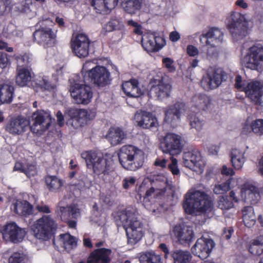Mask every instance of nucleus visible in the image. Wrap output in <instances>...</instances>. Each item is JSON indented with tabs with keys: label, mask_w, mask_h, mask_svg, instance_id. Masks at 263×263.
<instances>
[{
	"label": "nucleus",
	"mask_w": 263,
	"mask_h": 263,
	"mask_svg": "<svg viewBox=\"0 0 263 263\" xmlns=\"http://www.w3.org/2000/svg\"><path fill=\"white\" fill-rule=\"evenodd\" d=\"M81 157L85 160L87 167L92 168L97 175H107L111 170L112 159L109 155L86 151L81 154Z\"/></svg>",
	"instance_id": "5"
},
{
	"label": "nucleus",
	"mask_w": 263,
	"mask_h": 263,
	"mask_svg": "<svg viewBox=\"0 0 263 263\" xmlns=\"http://www.w3.org/2000/svg\"><path fill=\"white\" fill-rule=\"evenodd\" d=\"M230 196L235 202L242 200L255 204L260 199L261 191L251 182H247L238 189V192L231 191Z\"/></svg>",
	"instance_id": "10"
},
{
	"label": "nucleus",
	"mask_w": 263,
	"mask_h": 263,
	"mask_svg": "<svg viewBox=\"0 0 263 263\" xmlns=\"http://www.w3.org/2000/svg\"><path fill=\"white\" fill-rule=\"evenodd\" d=\"M163 153L174 155L179 154L182 148L181 137L172 133H167L160 142Z\"/></svg>",
	"instance_id": "16"
},
{
	"label": "nucleus",
	"mask_w": 263,
	"mask_h": 263,
	"mask_svg": "<svg viewBox=\"0 0 263 263\" xmlns=\"http://www.w3.org/2000/svg\"><path fill=\"white\" fill-rule=\"evenodd\" d=\"M143 49L148 52H157L165 45L164 39L160 36H155L152 33L144 34L141 40Z\"/></svg>",
	"instance_id": "24"
},
{
	"label": "nucleus",
	"mask_w": 263,
	"mask_h": 263,
	"mask_svg": "<svg viewBox=\"0 0 263 263\" xmlns=\"http://www.w3.org/2000/svg\"><path fill=\"white\" fill-rule=\"evenodd\" d=\"M14 212L19 215L27 216L33 213V206L26 200H17L13 204Z\"/></svg>",
	"instance_id": "38"
},
{
	"label": "nucleus",
	"mask_w": 263,
	"mask_h": 263,
	"mask_svg": "<svg viewBox=\"0 0 263 263\" xmlns=\"http://www.w3.org/2000/svg\"><path fill=\"white\" fill-rule=\"evenodd\" d=\"M27 258L26 256L19 253H14L9 258V263H26Z\"/></svg>",
	"instance_id": "56"
},
{
	"label": "nucleus",
	"mask_w": 263,
	"mask_h": 263,
	"mask_svg": "<svg viewBox=\"0 0 263 263\" xmlns=\"http://www.w3.org/2000/svg\"><path fill=\"white\" fill-rule=\"evenodd\" d=\"M32 124L31 130L35 134L41 135L47 130L50 125L51 117L47 111L37 110L32 115Z\"/></svg>",
	"instance_id": "19"
},
{
	"label": "nucleus",
	"mask_w": 263,
	"mask_h": 263,
	"mask_svg": "<svg viewBox=\"0 0 263 263\" xmlns=\"http://www.w3.org/2000/svg\"><path fill=\"white\" fill-rule=\"evenodd\" d=\"M89 44L90 41L84 33L74 34L71 39L72 50L80 58H84L88 55Z\"/></svg>",
	"instance_id": "17"
},
{
	"label": "nucleus",
	"mask_w": 263,
	"mask_h": 263,
	"mask_svg": "<svg viewBox=\"0 0 263 263\" xmlns=\"http://www.w3.org/2000/svg\"><path fill=\"white\" fill-rule=\"evenodd\" d=\"M16 83L20 86H26L31 80V72L26 68H17Z\"/></svg>",
	"instance_id": "40"
},
{
	"label": "nucleus",
	"mask_w": 263,
	"mask_h": 263,
	"mask_svg": "<svg viewBox=\"0 0 263 263\" xmlns=\"http://www.w3.org/2000/svg\"><path fill=\"white\" fill-rule=\"evenodd\" d=\"M167 179L164 176H158L156 179V183L158 186L155 189L152 187L146 191L143 196V205L148 211L154 215L161 212L162 206L159 205L154 201V199L157 198L160 195L163 194L166 190V182Z\"/></svg>",
	"instance_id": "6"
},
{
	"label": "nucleus",
	"mask_w": 263,
	"mask_h": 263,
	"mask_svg": "<svg viewBox=\"0 0 263 263\" xmlns=\"http://www.w3.org/2000/svg\"><path fill=\"white\" fill-rule=\"evenodd\" d=\"M139 260L140 263H162L160 255L151 252L142 254Z\"/></svg>",
	"instance_id": "46"
},
{
	"label": "nucleus",
	"mask_w": 263,
	"mask_h": 263,
	"mask_svg": "<svg viewBox=\"0 0 263 263\" xmlns=\"http://www.w3.org/2000/svg\"><path fill=\"white\" fill-rule=\"evenodd\" d=\"M243 64L253 70H260L263 67V47L255 45L250 47L242 60Z\"/></svg>",
	"instance_id": "14"
},
{
	"label": "nucleus",
	"mask_w": 263,
	"mask_h": 263,
	"mask_svg": "<svg viewBox=\"0 0 263 263\" xmlns=\"http://www.w3.org/2000/svg\"><path fill=\"white\" fill-rule=\"evenodd\" d=\"M79 180L80 182L77 185L81 192H84L86 189H89L92 185V182L85 174L79 176Z\"/></svg>",
	"instance_id": "51"
},
{
	"label": "nucleus",
	"mask_w": 263,
	"mask_h": 263,
	"mask_svg": "<svg viewBox=\"0 0 263 263\" xmlns=\"http://www.w3.org/2000/svg\"><path fill=\"white\" fill-rule=\"evenodd\" d=\"M111 250L101 248L92 252L88 258V263H110Z\"/></svg>",
	"instance_id": "30"
},
{
	"label": "nucleus",
	"mask_w": 263,
	"mask_h": 263,
	"mask_svg": "<svg viewBox=\"0 0 263 263\" xmlns=\"http://www.w3.org/2000/svg\"><path fill=\"white\" fill-rule=\"evenodd\" d=\"M60 211L61 213V217L64 219H67L70 216L75 218L80 215L79 210L75 205L61 207Z\"/></svg>",
	"instance_id": "47"
},
{
	"label": "nucleus",
	"mask_w": 263,
	"mask_h": 263,
	"mask_svg": "<svg viewBox=\"0 0 263 263\" xmlns=\"http://www.w3.org/2000/svg\"><path fill=\"white\" fill-rule=\"evenodd\" d=\"M215 247V242L209 237L202 236L198 238L192 248L195 255L203 259L209 256Z\"/></svg>",
	"instance_id": "23"
},
{
	"label": "nucleus",
	"mask_w": 263,
	"mask_h": 263,
	"mask_svg": "<svg viewBox=\"0 0 263 263\" xmlns=\"http://www.w3.org/2000/svg\"><path fill=\"white\" fill-rule=\"evenodd\" d=\"M15 59L17 60V68H23V66L28 65L32 60L31 55L28 53L20 56H16Z\"/></svg>",
	"instance_id": "53"
},
{
	"label": "nucleus",
	"mask_w": 263,
	"mask_h": 263,
	"mask_svg": "<svg viewBox=\"0 0 263 263\" xmlns=\"http://www.w3.org/2000/svg\"><path fill=\"white\" fill-rule=\"evenodd\" d=\"M194 105L199 109L206 110L211 107V99L205 95H198L193 98Z\"/></svg>",
	"instance_id": "41"
},
{
	"label": "nucleus",
	"mask_w": 263,
	"mask_h": 263,
	"mask_svg": "<svg viewBox=\"0 0 263 263\" xmlns=\"http://www.w3.org/2000/svg\"><path fill=\"white\" fill-rule=\"evenodd\" d=\"M82 74L88 77L94 84L104 87L109 84L112 80L111 74L118 76L117 67L111 63L105 66L96 65L94 60L87 61L83 65Z\"/></svg>",
	"instance_id": "1"
},
{
	"label": "nucleus",
	"mask_w": 263,
	"mask_h": 263,
	"mask_svg": "<svg viewBox=\"0 0 263 263\" xmlns=\"http://www.w3.org/2000/svg\"><path fill=\"white\" fill-rule=\"evenodd\" d=\"M188 119L192 128H195L197 131H200L204 125V120L197 116L196 114H191L188 116Z\"/></svg>",
	"instance_id": "48"
},
{
	"label": "nucleus",
	"mask_w": 263,
	"mask_h": 263,
	"mask_svg": "<svg viewBox=\"0 0 263 263\" xmlns=\"http://www.w3.org/2000/svg\"><path fill=\"white\" fill-rule=\"evenodd\" d=\"M251 243V249L255 251L257 245L263 247V235H260L253 239Z\"/></svg>",
	"instance_id": "64"
},
{
	"label": "nucleus",
	"mask_w": 263,
	"mask_h": 263,
	"mask_svg": "<svg viewBox=\"0 0 263 263\" xmlns=\"http://www.w3.org/2000/svg\"><path fill=\"white\" fill-rule=\"evenodd\" d=\"M118 156L120 164L127 170H138L144 163L143 151L132 145L122 146L119 150Z\"/></svg>",
	"instance_id": "4"
},
{
	"label": "nucleus",
	"mask_w": 263,
	"mask_h": 263,
	"mask_svg": "<svg viewBox=\"0 0 263 263\" xmlns=\"http://www.w3.org/2000/svg\"><path fill=\"white\" fill-rule=\"evenodd\" d=\"M126 24L128 26L134 28L133 31L135 33L138 35H141L143 34V28L138 22L134 21L133 20H129L127 21Z\"/></svg>",
	"instance_id": "58"
},
{
	"label": "nucleus",
	"mask_w": 263,
	"mask_h": 263,
	"mask_svg": "<svg viewBox=\"0 0 263 263\" xmlns=\"http://www.w3.org/2000/svg\"><path fill=\"white\" fill-rule=\"evenodd\" d=\"M12 0H0V15H5L13 10Z\"/></svg>",
	"instance_id": "52"
},
{
	"label": "nucleus",
	"mask_w": 263,
	"mask_h": 263,
	"mask_svg": "<svg viewBox=\"0 0 263 263\" xmlns=\"http://www.w3.org/2000/svg\"><path fill=\"white\" fill-rule=\"evenodd\" d=\"M78 240L69 233L62 234L54 241L55 245L69 252L77 246Z\"/></svg>",
	"instance_id": "29"
},
{
	"label": "nucleus",
	"mask_w": 263,
	"mask_h": 263,
	"mask_svg": "<svg viewBox=\"0 0 263 263\" xmlns=\"http://www.w3.org/2000/svg\"><path fill=\"white\" fill-rule=\"evenodd\" d=\"M218 206L221 209H229L233 206V203L229 201L227 197H220L218 202Z\"/></svg>",
	"instance_id": "57"
},
{
	"label": "nucleus",
	"mask_w": 263,
	"mask_h": 263,
	"mask_svg": "<svg viewBox=\"0 0 263 263\" xmlns=\"http://www.w3.org/2000/svg\"><path fill=\"white\" fill-rule=\"evenodd\" d=\"M182 163L185 167L199 174L203 172L205 166L200 153L195 150L184 152L183 154Z\"/></svg>",
	"instance_id": "21"
},
{
	"label": "nucleus",
	"mask_w": 263,
	"mask_h": 263,
	"mask_svg": "<svg viewBox=\"0 0 263 263\" xmlns=\"http://www.w3.org/2000/svg\"><path fill=\"white\" fill-rule=\"evenodd\" d=\"M118 0H92V5L97 12H106L114 9L117 5Z\"/></svg>",
	"instance_id": "35"
},
{
	"label": "nucleus",
	"mask_w": 263,
	"mask_h": 263,
	"mask_svg": "<svg viewBox=\"0 0 263 263\" xmlns=\"http://www.w3.org/2000/svg\"><path fill=\"white\" fill-rule=\"evenodd\" d=\"M253 132L258 136L263 135V119L250 120L248 119L243 126V132L248 134Z\"/></svg>",
	"instance_id": "33"
},
{
	"label": "nucleus",
	"mask_w": 263,
	"mask_h": 263,
	"mask_svg": "<svg viewBox=\"0 0 263 263\" xmlns=\"http://www.w3.org/2000/svg\"><path fill=\"white\" fill-rule=\"evenodd\" d=\"M122 89L125 93L130 97H139L143 93V90L139 87V83L136 79L124 82Z\"/></svg>",
	"instance_id": "31"
},
{
	"label": "nucleus",
	"mask_w": 263,
	"mask_h": 263,
	"mask_svg": "<svg viewBox=\"0 0 263 263\" xmlns=\"http://www.w3.org/2000/svg\"><path fill=\"white\" fill-rule=\"evenodd\" d=\"M162 62L163 65L168 70V71L173 72L175 70L174 61L171 58L168 57H164L162 59Z\"/></svg>",
	"instance_id": "60"
},
{
	"label": "nucleus",
	"mask_w": 263,
	"mask_h": 263,
	"mask_svg": "<svg viewBox=\"0 0 263 263\" xmlns=\"http://www.w3.org/2000/svg\"><path fill=\"white\" fill-rule=\"evenodd\" d=\"M13 87L8 84L0 85V104L10 103L13 98Z\"/></svg>",
	"instance_id": "39"
},
{
	"label": "nucleus",
	"mask_w": 263,
	"mask_h": 263,
	"mask_svg": "<svg viewBox=\"0 0 263 263\" xmlns=\"http://www.w3.org/2000/svg\"><path fill=\"white\" fill-rule=\"evenodd\" d=\"M37 173L36 168L34 165H27L26 167L25 174L28 177L35 176Z\"/></svg>",
	"instance_id": "62"
},
{
	"label": "nucleus",
	"mask_w": 263,
	"mask_h": 263,
	"mask_svg": "<svg viewBox=\"0 0 263 263\" xmlns=\"http://www.w3.org/2000/svg\"><path fill=\"white\" fill-rule=\"evenodd\" d=\"M136 209L128 208L117 213L116 221L126 229L128 242L135 245L139 242L143 235L141 222L137 219Z\"/></svg>",
	"instance_id": "2"
},
{
	"label": "nucleus",
	"mask_w": 263,
	"mask_h": 263,
	"mask_svg": "<svg viewBox=\"0 0 263 263\" xmlns=\"http://www.w3.org/2000/svg\"><path fill=\"white\" fill-rule=\"evenodd\" d=\"M2 34L4 36L8 38H12L15 36L21 34V32L16 30V26L12 23H9L4 26Z\"/></svg>",
	"instance_id": "50"
},
{
	"label": "nucleus",
	"mask_w": 263,
	"mask_h": 263,
	"mask_svg": "<svg viewBox=\"0 0 263 263\" xmlns=\"http://www.w3.org/2000/svg\"><path fill=\"white\" fill-rule=\"evenodd\" d=\"M246 150L241 148H234L231 154V161L236 170H239L243 167L246 160Z\"/></svg>",
	"instance_id": "34"
},
{
	"label": "nucleus",
	"mask_w": 263,
	"mask_h": 263,
	"mask_svg": "<svg viewBox=\"0 0 263 263\" xmlns=\"http://www.w3.org/2000/svg\"><path fill=\"white\" fill-rule=\"evenodd\" d=\"M56 226L55 221L50 215H44L33 222L30 230L35 238L44 241L50 238Z\"/></svg>",
	"instance_id": "8"
},
{
	"label": "nucleus",
	"mask_w": 263,
	"mask_h": 263,
	"mask_svg": "<svg viewBox=\"0 0 263 263\" xmlns=\"http://www.w3.org/2000/svg\"><path fill=\"white\" fill-rule=\"evenodd\" d=\"M150 93L159 99L170 96L171 85L166 82L164 74L160 70L155 72L150 82Z\"/></svg>",
	"instance_id": "11"
},
{
	"label": "nucleus",
	"mask_w": 263,
	"mask_h": 263,
	"mask_svg": "<svg viewBox=\"0 0 263 263\" xmlns=\"http://www.w3.org/2000/svg\"><path fill=\"white\" fill-rule=\"evenodd\" d=\"M175 236L182 244L191 242L194 238L192 227L187 225H177L173 230Z\"/></svg>",
	"instance_id": "26"
},
{
	"label": "nucleus",
	"mask_w": 263,
	"mask_h": 263,
	"mask_svg": "<svg viewBox=\"0 0 263 263\" xmlns=\"http://www.w3.org/2000/svg\"><path fill=\"white\" fill-rule=\"evenodd\" d=\"M133 122L135 125L144 129L157 128L159 123L157 118L151 112L139 110L135 114Z\"/></svg>",
	"instance_id": "22"
},
{
	"label": "nucleus",
	"mask_w": 263,
	"mask_h": 263,
	"mask_svg": "<svg viewBox=\"0 0 263 263\" xmlns=\"http://www.w3.org/2000/svg\"><path fill=\"white\" fill-rule=\"evenodd\" d=\"M45 183L48 189L51 192H57L62 186V179L56 176H47L45 178Z\"/></svg>",
	"instance_id": "43"
},
{
	"label": "nucleus",
	"mask_w": 263,
	"mask_h": 263,
	"mask_svg": "<svg viewBox=\"0 0 263 263\" xmlns=\"http://www.w3.org/2000/svg\"><path fill=\"white\" fill-rule=\"evenodd\" d=\"M69 92L74 101L79 104H88L93 96L91 88L86 84L85 81L75 82L70 86Z\"/></svg>",
	"instance_id": "12"
},
{
	"label": "nucleus",
	"mask_w": 263,
	"mask_h": 263,
	"mask_svg": "<svg viewBox=\"0 0 263 263\" xmlns=\"http://www.w3.org/2000/svg\"><path fill=\"white\" fill-rule=\"evenodd\" d=\"M221 82V76L213 69L209 70L203 76L201 85L205 90L217 88Z\"/></svg>",
	"instance_id": "27"
},
{
	"label": "nucleus",
	"mask_w": 263,
	"mask_h": 263,
	"mask_svg": "<svg viewBox=\"0 0 263 263\" xmlns=\"http://www.w3.org/2000/svg\"><path fill=\"white\" fill-rule=\"evenodd\" d=\"M1 232L5 241L14 243L22 242L26 234L25 230L18 227L15 222L5 224L1 230Z\"/></svg>",
	"instance_id": "15"
},
{
	"label": "nucleus",
	"mask_w": 263,
	"mask_h": 263,
	"mask_svg": "<svg viewBox=\"0 0 263 263\" xmlns=\"http://www.w3.org/2000/svg\"><path fill=\"white\" fill-rule=\"evenodd\" d=\"M186 52L190 57H195L199 54V50L196 46L189 45L186 47Z\"/></svg>",
	"instance_id": "61"
},
{
	"label": "nucleus",
	"mask_w": 263,
	"mask_h": 263,
	"mask_svg": "<svg viewBox=\"0 0 263 263\" xmlns=\"http://www.w3.org/2000/svg\"><path fill=\"white\" fill-rule=\"evenodd\" d=\"M242 219L245 225L247 227H251L256 222V217L254 209L251 206L244 207L242 209Z\"/></svg>",
	"instance_id": "42"
},
{
	"label": "nucleus",
	"mask_w": 263,
	"mask_h": 263,
	"mask_svg": "<svg viewBox=\"0 0 263 263\" xmlns=\"http://www.w3.org/2000/svg\"><path fill=\"white\" fill-rule=\"evenodd\" d=\"M126 138V133L120 127L110 128L106 135L107 139L114 146L121 144Z\"/></svg>",
	"instance_id": "32"
},
{
	"label": "nucleus",
	"mask_w": 263,
	"mask_h": 263,
	"mask_svg": "<svg viewBox=\"0 0 263 263\" xmlns=\"http://www.w3.org/2000/svg\"><path fill=\"white\" fill-rule=\"evenodd\" d=\"M184 198L183 206L186 213L197 215L212 209V203L209 197L202 191L191 189Z\"/></svg>",
	"instance_id": "3"
},
{
	"label": "nucleus",
	"mask_w": 263,
	"mask_h": 263,
	"mask_svg": "<svg viewBox=\"0 0 263 263\" xmlns=\"http://www.w3.org/2000/svg\"><path fill=\"white\" fill-rule=\"evenodd\" d=\"M208 46L206 58L209 60L216 58L220 53V49L216 46V45Z\"/></svg>",
	"instance_id": "55"
},
{
	"label": "nucleus",
	"mask_w": 263,
	"mask_h": 263,
	"mask_svg": "<svg viewBox=\"0 0 263 263\" xmlns=\"http://www.w3.org/2000/svg\"><path fill=\"white\" fill-rule=\"evenodd\" d=\"M143 1V0H124L121 6L125 12L134 15L141 10Z\"/></svg>",
	"instance_id": "36"
},
{
	"label": "nucleus",
	"mask_w": 263,
	"mask_h": 263,
	"mask_svg": "<svg viewBox=\"0 0 263 263\" xmlns=\"http://www.w3.org/2000/svg\"><path fill=\"white\" fill-rule=\"evenodd\" d=\"M206 39V45H218L223 41V33L217 28H212L206 33H203L200 36V41H202V39Z\"/></svg>",
	"instance_id": "28"
},
{
	"label": "nucleus",
	"mask_w": 263,
	"mask_h": 263,
	"mask_svg": "<svg viewBox=\"0 0 263 263\" xmlns=\"http://www.w3.org/2000/svg\"><path fill=\"white\" fill-rule=\"evenodd\" d=\"M171 161L172 163L168 165V168L173 175H178L179 174V170L177 166V160L174 158L172 157Z\"/></svg>",
	"instance_id": "63"
},
{
	"label": "nucleus",
	"mask_w": 263,
	"mask_h": 263,
	"mask_svg": "<svg viewBox=\"0 0 263 263\" xmlns=\"http://www.w3.org/2000/svg\"><path fill=\"white\" fill-rule=\"evenodd\" d=\"M29 125V121L25 118H12L7 123L6 130L11 134L20 135L25 132Z\"/></svg>",
	"instance_id": "25"
},
{
	"label": "nucleus",
	"mask_w": 263,
	"mask_h": 263,
	"mask_svg": "<svg viewBox=\"0 0 263 263\" xmlns=\"http://www.w3.org/2000/svg\"><path fill=\"white\" fill-rule=\"evenodd\" d=\"M36 87L42 90H51L56 87L55 83L49 81L46 76H39L34 80Z\"/></svg>",
	"instance_id": "44"
},
{
	"label": "nucleus",
	"mask_w": 263,
	"mask_h": 263,
	"mask_svg": "<svg viewBox=\"0 0 263 263\" xmlns=\"http://www.w3.org/2000/svg\"><path fill=\"white\" fill-rule=\"evenodd\" d=\"M235 87L243 91L251 102L254 104L260 103L263 96V82L257 80H242L241 76H236L235 79Z\"/></svg>",
	"instance_id": "7"
},
{
	"label": "nucleus",
	"mask_w": 263,
	"mask_h": 263,
	"mask_svg": "<svg viewBox=\"0 0 263 263\" xmlns=\"http://www.w3.org/2000/svg\"><path fill=\"white\" fill-rule=\"evenodd\" d=\"M30 0H20L17 3L14 4L12 2L13 10L11 11L14 12H28L30 11L29 5L31 4Z\"/></svg>",
	"instance_id": "49"
},
{
	"label": "nucleus",
	"mask_w": 263,
	"mask_h": 263,
	"mask_svg": "<svg viewBox=\"0 0 263 263\" xmlns=\"http://www.w3.org/2000/svg\"><path fill=\"white\" fill-rule=\"evenodd\" d=\"M53 23L50 20H46L42 23L40 28L33 33L35 41L44 47L51 46L57 37L56 32L49 27Z\"/></svg>",
	"instance_id": "13"
},
{
	"label": "nucleus",
	"mask_w": 263,
	"mask_h": 263,
	"mask_svg": "<svg viewBox=\"0 0 263 263\" xmlns=\"http://www.w3.org/2000/svg\"><path fill=\"white\" fill-rule=\"evenodd\" d=\"M186 110L185 104L178 101L167 106L163 109L164 113V121L173 126L177 124L180 121L181 116Z\"/></svg>",
	"instance_id": "18"
},
{
	"label": "nucleus",
	"mask_w": 263,
	"mask_h": 263,
	"mask_svg": "<svg viewBox=\"0 0 263 263\" xmlns=\"http://www.w3.org/2000/svg\"><path fill=\"white\" fill-rule=\"evenodd\" d=\"M240 178H231L224 182L215 184L213 191L216 194H223L227 193L231 188L237 185Z\"/></svg>",
	"instance_id": "37"
},
{
	"label": "nucleus",
	"mask_w": 263,
	"mask_h": 263,
	"mask_svg": "<svg viewBox=\"0 0 263 263\" xmlns=\"http://www.w3.org/2000/svg\"><path fill=\"white\" fill-rule=\"evenodd\" d=\"M227 23L229 30L234 37L245 35L247 22L243 15L239 12H233L228 17Z\"/></svg>",
	"instance_id": "20"
},
{
	"label": "nucleus",
	"mask_w": 263,
	"mask_h": 263,
	"mask_svg": "<svg viewBox=\"0 0 263 263\" xmlns=\"http://www.w3.org/2000/svg\"><path fill=\"white\" fill-rule=\"evenodd\" d=\"M136 178L134 176H128L125 177L122 181V186L124 189H128L133 187L136 181Z\"/></svg>",
	"instance_id": "59"
},
{
	"label": "nucleus",
	"mask_w": 263,
	"mask_h": 263,
	"mask_svg": "<svg viewBox=\"0 0 263 263\" xmlns=\"http://www.w3.org/2000/svg\"><path fill=\"white\" fill-rule=\"evenodd\" d=\"M120 27V22L118 20H112L104 26L103 30L105 32H109L118 29Z\"/></svg>",
	"instance_id": "54"
},
{
	"label": "nucleus",
	"mask_w": 263,
	"mask_h": 263,
	"mask_svg": "<svg viewBox=\"0 0 263 263\" xmlns=\"http://www.w3.org/2000/svg\"><path fill=\"white\" fill-rule=\"evenodd\" d=\"M172 257L174 263H186L191 260L192 255L187 251L180 250L174 251Z\"/></svg>",
	"instance_id": "45"
},
{
	"label": "nucleus",
	"mask_w": 263,
	"mask_h": 263,
	"mask_svg": "<svg viewBox=\"0 0 263 263\" xmlns=\"http://www.w3.org/2000/svg\"><path fill=\"white\" fill-rule=\"evenodd\" d=\"M67 119V123L74 128H78L87 124L96 116L95 112L91 110L68 107L65 111Z\"/></svg>",
	"instance_id": "9"
}]
</instances>
